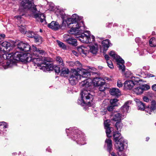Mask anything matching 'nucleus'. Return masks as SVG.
<instances>
[{
    "label": "nucleus",
    "mask_w": 156,
    "mask_h": 156,
    "mask_svg": "<svg viewBox=\"0 0 156 156\" xmlns=\"http://www.w3.org/2000/svg\"><path fill=\"white\" fill-rule=\"evenodd\" d=\"M16 44V51L14 52L7 53L3 55L5 58L10 59L7 62V66L4 65L5 69L15 66L19 61L37 63L41 58L35 57L39 56L44 53L42 50L37 48L34 45H32L30 49L29 44L22 42H20Z\"/></svg>",
    "instance_id": "f257e3e1"
},
{
    "label": "nucleus",
    "mask_w": 156,
    "mask_h": 156,
    "mask_svg": "<svg viewBox=\"0 0 156 156\" xmlns=\"http://www.w3.org/2000/svg\"><path fill=\"white\" fill-rule=\"evenodd\" d=\"M58 16L62 19V22L61 26L62 29H65L67 27H69L71 24H73L72 28L68 31L70 34H76L77 31H84L85 26L83 22L81 21L80 23H76V22L82 18L81 16H79L76 14H73L71 18H69L64 12L62 11L60 12Z\"/></svg>",
    "instance_id": "f03ea898"
},
{
    "label": "nucleus",
    "mask_w": 156,
    "mask_h": 156,
    "mask_svg": "<svg viewBox=\"0 0 156 156\" xmlns=\"http://www.w3.org/2000/svg\"><path fill=\"white\" fill-rule=\"evenodd\" d=\"M20 5L22 8L30 9L34 14V16L37 21H40L43 24L46 23L45 16L43 14L40 13L37 10L36 6L34 5L33 0H21Z\"/></svg>",
    "instance_id": "7ed1b4c3"
},
{
    "label": "nucleus",
    "mask_w": 156,
    "mask_h": 156,
    "mask_svg": "<svg viewBox=\"0 0 156 156\" xmlns=\"http://www.w3.org/2000/svg\"><path fill=\"white\" fill-rule=\"evenodd\" d=\"M90 75V72L84 69L77 68V70L73 69L71 70L69 81L71 85H75L78 80L83 78H89Z\"/></svg>",
    "instance_id": "20e7f679"
},
{
    "label": "nucleus",
    "mask_w": 156,
    "mask_h": 156,
    "mask_svg": "<svg viewBox=\"0 0 156 156\" xmlns=\"http://www.w3.org/2000/svg\"><path fill=\"white\" fill-rule=\"evenodd\" d=\"M81 93L80 98L78 100V103L79 104L83 105H87L90 104V99L92 98L93 95L90 91L89 87H85Z\"/></svg>",
    "instance_id": "39448f33"
},
{
    "label": "nucleus",
    "mask_w": 156,
    "mask_h": 156,
    "mask_svg": "<svg viewBox=\"0 0 156 156\" xmlns=\"http://www.w3.org/2000/svg\"><path fill=\"white\" fill-rule=\"evenodd\" d=\"M84 31H78L77 34H74L76 37L79 39V40L82 42L85 43H93L95 41V37L90 34V32H87V34L85 33H82Z\"/></svg>",
    "instance_id": "423d86ee"
},
{
    "label": "nucleus",
    "mask_w": 156,
    "mask_h": 156,
    "mask_svg": "<svg viewBox=\"0 0 156 156\" xmlns=\"http://www.w3.org/2000/svg\"><path fill=\"white\" fill-rule=\"evenodd\" d=\"M102 80V79L100 78H94L93 80L90 78H87L83 80L80 83V85L82 87H88L89 89H91L92 87L91 85L92 83H93L95 86H98L101 84L103 82Z\"/></svg>",
    "instance_id": "0eeeda50"
},
{
    "label": "nucleus",
    "mask_w": 156,
    "mask_h": 156,
    "mask_svg": "<svg viewBox=\"0 0 156 156\" xmlns=\"http://www.w3.org/2000/svg\"><path fill=\"white\" fill-rule=\"evenodd\" d=\"M129 73V72H126L125 74V76L127 78H131L132 80L135 81V82L134 83L133 80H126L124 82V84L125 88L128 90L131 89L135 85L136 83L138 85V82L140 81L138 77L128 75Z\"/></svg>",
    "instance_id": "6e6552de"
},
{
    "label": "nucleus",
    "mask_w": 156,
    "mask_h": 156,
    "mask_svg": "<svg viewBox=\"0 0 156 156\" xmlns=\"http://www.w3.org/2000/svg\"><path fill=\"white\" fill-rule=\"evenodd\" d=\"M66 131L67 134V136H70L73 140H75L77 139V138H78V140H76L78 144L81 145H84L86 144V143L84 142L85 139L83 137V135L80 134V131H77V132L76 130H75V131H73V132L74 134L72 132L71 134H69V132L67 130H66Z\"/></svg>",
    "instance_id": "1a4fd4ad"
},
{
    "label": "nucleus",
    "mask_w": 156,
    "mask_h": 156,
    "mask_svg": "<svg viewBox=\"0 0 156 156\" xmlns=\"http://www.w3.org/2000/svg\"><path fill=\"white\" fill-rule=\"evenodd\" d=\"M110 56L114 59H115L117 62V64L119 69L121 70L122 72H124L125 67L124 65V61L119 56L117 55L115 51H111L109 53Z\"/></svg>",
    "instance_id": "9d476101"
},
{
    "label": "nucleus",
    "mask_w": 156,
    "mask_h": 156,
    "mask_svg": "<svg viewBox=\"0 0 156 156\" xmlns=\"http://www.w3.org/2000/svg\"><path fill=\"white\" fill-rule=\"evenodd\" d=\"M0 45L4 47L6 51H9L12 48H13L14 46H15L16 44V42L13 41H10L9 42L5 41L2 43L0 42Z\"/></svg>",
    "instance_id": "9b49d317"
},
{
    "label": "nucleus",
    "mask_w": 156,
    "mask_h": 156,
    "mask_svg": "<svg viewBox=\"0 0 156 156\" xmlns=\"http://www.w3.org/2000/svg\"><path fill=\"white\" fill-rule=\"evenodd\" d=\"M105 143L107 144L108 147V150L109 152V156H117L115 155L114 152L112 151V141L110 139H107L105 140ZM118 156H126L124 154H122L119 156V154L118 153Z\"/></svg>",
    "instance_id": "f8f14e48"
},
{
    "label": "nucleus",
    "mask_w": 156,
    "mask_h": 156,
    "mask_svg": "<svg viewBox=\"0 0 156 156\" xmlns=\"http://www.w3.org/2000/svg\"><path fill=\"white\" fill-rule=\"evenodd\" d=\"M63 38L67 43L75 46L77 45L76 40L73 38L69 37L68 35H64Z\"/></svg>",
    "instance_id": "ddd939ff"
},
{
    "label": "nucleus",
    "mask_w": 156,
    "mask_h": 156,
    "mask_svg": "<svg viewBox=\"0 0 156 156\" xmlns=\"http://www.w3.org/2000/svg\"><path fill=\"white\" fill-rule=\"evenodd\" d=\"M145 110L146 112L149 114L154 113V111H156V102L155 101H152L151 105L146 107Z\"/></svg>",
    "instance_id": "4468645a"
},
{
    "label": "nucleus",
    "mask_w": 156,
    "mask_h": 156,
    "mask_svg": "<svg viewBox=\"0 0 156 156\" xmlns=\"http://www.w3.org/2000/svg\"><path fill=\"white\" fill-rule=\"evenodd\" d=\"M119 141L115 142V147L116 149L119 151H121L124 149L123 144L124 140L123 138H120Z\"/></svg>",
    "instance_id": "2eb2a0df"
},
{
    "label": "nucleus",
    "mask_w": 156,
    "mask_h": 156,
    "mask_svg": "<svg viewBox=\"0 0 156 156\" xmlns=\"http://www.w3.org/2000/svg\"><path fill=\"white\" fill-rule=\"evenodd\" d=\"M48 26L49 28L55 30H58L60 27L59 23L55 21H52L51 23L48 24Z\"/></svg>",
    "instance_id": "dca6fc26"
},
{
    "label": "nucleus",
    "mask_w": 156,
    "mask_h": 156,
    "mask_svg": "<svg viewBox=\"0 0 156 156\" xmlns=\"http://www.w3.org/2000/svg\"><path fill=\"white\" fill-rule=\"evenodd\" d=\"M78 50L79 52L83 55H87L89 53V50L87 48L81 46L78 48Z\"/></svg>",
    "instance_id": "f3484780"
},
{
    "label": "nucleus",
    "mask_w": 156,
    "mask_h": 156,
    "mask_svg": "<svg viewBox=\"0 0 156 156\" xmlns=\"http://www.w3.org/2000/svg\"><path fill=\"white\" fill-rule=\"evenodd\" d=\"M121 116L122 115L117 112H114L111 115L112 120L115 121L121 120Z\"/></svg>",
    "instance_id": "a211bd4d"
},
{
    "label": "nucleus",
    "mask_w": 156,
    "mask_h": 156,
    "mask_svg": "<svg viewBox=\"0 0 156 156\" xmlns=\"http://www.w3.org/2000/svg\"><path fill=\"white\" fill-rule=\"evenodd\" d=\"M131 103V101H128L126 102L121 107L122 111L124 113H127Z\"/></svg>",
    "instance_id": "6ab92c4d"
},
{
    "label": "nucleus",
    "mask_w": 156,
    "mask_h": 156,
    "mask_svg": "<svg viewBox=\"0 0 156 156\" xmlns=\"http://www.w3.org/2000/svg\"><path fill=\"white\" fill-rule=\"evenodd\" d=\"M110 93L112 95L118 97L121 95V92L119 90L116 88H113L111 89Z\"/></svg>",
    "instance_id": "aec40b11"
},
{
    "label": "nucleus",
    "mask_w": 156,
    "mask_h": 156,
    "mask_svg": "<svg viewBox=\"0 0 156 156\" xmlns=\"http://www.w3.org/2000/svg\"><path fill=\"white\" fill-rule=\"evenodd\" d=\"M90 51L93 54H96L98 50V47L97 44H95L89 46Z\"/></svg>",
    "instance_id": "412c9836"
},
{
    "label": "nucleus",
    "mask_w": 156,
    "mask_h": 156,
    "mask_svg": "<svg viewBox=\"0 0 156 156\" xmlns=\"http://www.w3.org/2000/svg\"><path fill=\"white\" fill-rule=\"evenodd\" d=\"M135 101L136 103L138 108L139 110L143 111L145 109V105L142 102L138 99H136Z\"/></svg>",
    "instance_id": "4be33fe9"
},
{
    "label": "nucleus",
    "mask_w": 156,
    "mask_h": 156,
    "mask_svg": "<svg viewBox=\"0 0 156 156\" xmlns=\"http://www.w3.org/2000/svg\"><path fill=\"white\" fill-rule=\"evenodd\" d=\"M113 136L114 140L115 142L120 140V138H122L121 136V134L118 131V132H114Z\"/></svg>",
    "instance_id": "5701e85b"
},
{
    "label": "nucleus",
    "mask_w": 156,
    "mask_h": 156,
    "mask_svg": "<svg viewBox=\"0 0 156 156\" xmlns=\"http://www.w3.org/2000/svg\"><path fill=\"white\" fill-rule=\"evenodd\" d=\"M133 90L134 92L137 94H140L143 92L140 85L135 88Z\"/></svg>",
    "instance_id": "b1692460"
},
{
    "label": "nucleus",
    "mask_w": 156,
    "mask_h": 156,
    "mask_svg": "<svg viewBox=\"0 0 156 156\" xmlns=\"http://www.w3.org/2000/svg\"><path fill=\"white\" fill-rule=\"evenodd\" d=\"M102 44L104 47V49H105L106 50L107 49L110 45L109 40L108 39H106L103 41L102 42Z\"/></svg>",
    "instance_id": "393cba45"
},
{
    "label": "nucleus",
    "mask_w": 156,
    "mask_h": 156,
    "mask_svg": "<svg viewBox=\"0 0 156 156\" xmlns=\"http://www.w3.org/2000/svg\"><path fill=\"white\" fill-rule=\"evenodd\" d=\"M1 48V49L0 50V52L2 55L3 58H4V59H7V61H5V62L6 63L5 64H4L3 65V68H4V65H5V66H7V65L6 64L8 60H10V59H9L6 58H5L3 57V56H4L3 55L4 54H5L7 53H9L7 51H6V50L5 49V48L3 49H2V48Z\"/></svg>",
    "instance_id": "a878e982"
},
{
    "label": "nucleus",
    "mask_w": 156,
    "mask_h": 156,
    "mask_svg": "<svg viewBox=\"0 0 156 156\" xmlns=\"http://www.w3.org/2000/svg\"><path fill=\"white\" fill-rule=\"evenodd\" d=\"M98 87H99V90L101 91H104L105 90L108 88L105 82H103Z\"/></svg>",
    "instance_id": "bb28decb"
},
{
    "label": "nucleus",
    "mask_w": 156,
    "mask_h": 156,
    "mask_svg": "<svg viewBox=\"0 0 156 156\" xmlns=\"http://www.w3.org/2000/svg\"><path fill=\"white\" fill-rule=\"evenodd\" d=\"M45 63L48 71L52 70L54 69V66L52 64L48 62H45Z\"/></svg>",
    "instance_id": "cd10ccee"
},
{
    "label": "nucleus",
    "mask_w": 156,
    "mask_h": 156,
    "mask_svg": "<svg viewBox=\"0 0 156 156\" xmlns=\"http://www.w3.org/2000/svg\"><path fill=\"white\" fill-rule=\"evenodd\" d=\"M56 60L57 62L62 66H64V64L63 63V60L62 58L59 56H57L56 58Z\"/></svg>",
    "instance_id": "c85d7f7f"
},
{
    "label": "nucleus",
    "mask_w": 156,
    "mask_h": 156,
    "mask_svg": "<svg viewBox=\"0 0 156 156\" xmlns=\"http://www.w3.org/2000/svg\"><path fill=\"white\" fill-rule=\"evenodd\" d=\"M155 41V38L152 37L150 39L149 43L150 46L151 47H155L156 46V44L154 43Z\"/></svg>",
    "instance_id": "c756f323"
},
{
    "label": "nucleus",
    "mask_w": 156,
    "mask_h": 156,
    "mask_svg": "<svg viewBox=\"0 0 156 156\" xmlns=\"http://www.w3.org/2000/svg\"><path fill=\"white\" fill-rule=\"evenodd\" d=\"M69 71L68 69L66 68H63L61 72V75L62 76H65V75L69 73Z\"/></svg>",
    "instance_id": "7c9ffc66"
},
{
    "label": "nucleus",
    "mask_w": 156,
    "mask_h": 156,
    "mask_svg": "<svg viewBox=\"0 0 156 156\" xmlns=\"http://www.w3.org/2000/svg\"><path fill=\"white\" fill-rule=\"evenodd\" d=\"M34 39L36 43L40 44L42 42V38L40 36L36 35L35 37H34Z\"/></svg>",
    "instance_id": "2f4dec72"
},
{
    "label": "nucleus",
    "mask_w": 156,
    "mask_h": 156,
    "mask_svg": "<svg viewBox=\"0 0 156 156\" xmlns=\"http://www.w3.org/2000/svg\"><path fill=\"white\" fill-rule=\"evenodd\" d=\"M115 126L118 131H120L122 126V124L120 122H117L116 123Z\"/></svg>",
    "instance_id": "473e14b6"
},
{
    "label": "nucleus",
    "mask_w": 156,
    "mask_h": 156,
    "mask_svg": "<svg viewBox=\"0 0 156 156\" xmlns=\"http://www.w3.org/2000/svg\"><path fill=\"white\" fill-rule=\"evenodd\" d=\"M39 69L42 70L44 72L48 71V69H47V66H46L45 62H44L43 64H41L39 66Z\"/></svg>",
    "instance_id": "72a5a7b5"
},
{
    "label": "nucleus",
    "mask_w": 156,
    "mask_h": 156,
    "mask_svg": "<svg viewBox=\"0 0 156 156\" xmlns=\"http://www.w3.org/2000/svg\"><path fill=\"white\" fill-rule=\"evenodd\" d=\"M27 36L29 37L34 38L36 36L35 34L31 31H29L26 33Z\"/></svg>",
    "instance_id": "f704fd0d"
},
{
    "label": "nucleus",
    "mask_w": 156,
    "mask_h": 156,
    "mask_svg": "<svg viewBox=\"0 0 156 156\" xmlns=\"http://www.w3.org/2000/svg\"><path fill=\"white\" fill-rule=\"evenodd\" d=\"M57 42L58 45V46L61 48H62L63 49H66V46L65 44L62 42L58 40L57 41Z\"/></svg>",
    "instance_id": "c9c22d12"
},
{
    "label": "nucleus",
    "mask_w": 156,
    "mask_h": 156,
    "mask_svg": "<svg viewBox=\"0 0 156 156\" xmlns=\"http://www.w3.org/2000/svg\"><path fill=\"white\" fill-rule=\"evenodd\" d=\"M143 91L147 90L150 88V87L147 84H142L140 85Z\"/></svg>",
    "instance_id": "e433bc0d"
},
{
    "label": "nucleus",
    "mask_w": 156,
    "mask_h": 156,
    "mask_svg": "<svg viewBox=\"0 0 156 156\" xmlns=\"http://www.w3.org/2000/svg\"><path fill=\"white\" fill-rule=\"evenodd\" d=\"M118 101V100L116 99H111L110 102L111 105L116 106L117 105L116 103Z\"/></svg>",
    "instance_id": "4c0bfd02"
},
{
    "label": "nucleus",
    "mask_w": 156,
    "mask_h": 156,
    "mask_svg": "<svg viewBox=\"0 0 156 156\" xmlns=\"http://www.w3.org/2000/svg\"><path fill=\"white\" fill-rule=\"evenodd\" d=\"M8 126V125L4 122H0V128H2V127H3V128H6Z\"/></svg>",
    "instance_id": "58836bf2"
},
{
    "label": "nucleus",
    "mask_w": 156,
    "mask_h": 156,
    "mask_svg": "<svg viewBox=\"0 0 156 156\" xmlns=\"http://www.w3.org/2000/svg\"><path fill=\"white\" fill-rule=\"evenodd\" d=\"M21 26H22L21 27L20 26L19 27V29L21 33L24 34L25 33L26 31L25 27L22 25H21Z\"/></svg>",
    "instance_id": "ea45409f"
},
{
    "label": "nucleus",
    "mask_w": 156,
    "mask_h": 156,
    "mask_svg": "<svg viewBox=\"0 0 156 156\" xmlns=\"http://www.w3.org/2000/svg\"><path fill=\"white\" fill-rule=\"evenodd\" d=\"M107 62L108 66L111 69L113 68L114 66H113L112 62L109 60H108L107 61Z\"/></svg>",
    "instance_id": "a19ab883"
},
{
    "label": "nucleus",
    "mask_w": 156,
    "mask_h": 156,
    "mask_svg": "<svg viewBox=\"0 0 156 156\" xmlns=\"http://www.w3.org/2000/svg\"><path fill=\"white\" fill-rule=\"evenodd\" d=\"M109 122L110 120H107L104 122L105 128V129H106L107 127H109Z\"/></svg>",
    "instance_id": "79ce46f5"
},
{
    "label": "nucleus",
    "mask_w": 156,
    "mask_h": 156,
    "mask_svg": "<svg viewBox=\"0 0 156 156\" xmlns=\"http://www.w3.org/2000/svg\"><path fill=\"white\" fill-rule=\"evenodd\" d=\"M115 106H114V105H112L111 104L110 105H109L107 107V109L109 111H111L113 110V109L114 107Z\"/></svg>",
    "instance_id": "37998d69"
},
{
    "label": "nucleus",
    "mask_w": 156,
    "mask_h": 156,
    "mask_svg": "<svg viewBox=\"0 0 156 156\" xmlns=\"http://www.w3.org/2000/svg\"><path fill=\"white\" fill-rule=\"evenodd\" d=\"M106 133L107 134V136L108 137H109L108 135L111 132V130L109 127H107L106 129Z\"/></svg>",
    "instance_id": "c03bdc74"
},
{
    "label": "nucleus",
    "mask_w": 156,
    "mask_h": 156,
    "mask_svg": "<svg viewBox=\"0 0 156 156\" xmlns=\"http://www.w3.org/2000/svg\"><path fill=\"white\" fill-rule=\"evenodd\" d=\"M42 50L43 51V50ZM43 51H44V53L43 54L41 55L40 56H39L35 57L36 58H41V60L40 61H38L37 63H34V62H33L34 64H38V62L39 61H40L41 60H43V59L44 60V59H43V57H42V56H41V55H43L45 53V51L44 50H43Z\"/></svg>",
    "instance_id": "a18cd8bd"
},
{
    "label": "nucleus",
    "mask_w": 156,
    "mask_h": 156,
    "mask_svg": "<svg viewBox=\"0 0 156 156\" xmlns=\"http://www.w3.org/2000/svg\"><path fill=\"white\" fill-rule=\"evenodd\" d=\"M122 83L120 80H118L117 82V86L119 87H121L122 86Z\"/></svg>",
    "instance_id": "49530a36"
},
{
    "label": "nucleus",
    "mask_w": 156,
    "mask_h": 156,
    "mask_svg": "<svg viewBox=\"0 0 156 156\" xmlns=\"http://www.w3.org/2000/svg\"><path fill=\"white\" fill-rule=\"evenodd\" d=\"M75 66H76L81 67L82 66V65L79 61H77L75 62Z\"/></svg>",
    "instance_id": "de8ad7c7"
},
{
    "label": "nucleus",
    "mask_w": 156,
    "mask_h": 156,
    "mask_svg": "<svg viewBox=\"0 0 156 156\" xmlns=\"http://www.w3.org/2000/svg\"><path fill=\"white\" fill-rule=\"evenodd\" d=\"M68 63V65L69 66L73 67L75 66V62H66Z\"/></svg>",
    "instance_id": "09e8293b"
},
{
    "label": "nucleus",
    "mask_w": 156,
    "mask_h": 156,
    "mask_svg": "<svg viewBox=\"0 0 156 156\" xmlns=\"http://www.w3.org/2000/svg\"><path fill=\"white\" fill-rule=\"evenodd\" d=\"M137 71H139V73H138L137 72H136V75L138 76H141V75L142 74V73L141 71V69H138L137 70Z\"/></svg>",
    "instance_id": "8fccbe9b"
},
{
    "label": "nucleus",
    "mask_w": 156,
    "mask_h": 156,
    "mask_svg": "<svg viewBox=\"0 0 156 156\" xmlns=\"http://www.w3.org/2000/svg\"><path fill=\"white\" fill-rule=\"evenodd\" d=\"M54 69L56 73H58L60 72V69L59 67L58 66L55 67Z\"/></svg>",
    "instance_id": "3c124183"
},
{
    "label": "nucleus",
    "mask_w": 156,
    "mask_h": 156,
    "mask_svg": "<svg viewBox=\"0 0 156 156\" xmlns=\"http://www.w3.org/2000/svg\"><path fill=\"white\" fill-rule=\"evenodd\" d=\"M143 100L144 101L147 102L149 100L147 97H144L143 98Z\"/></svg>",
    "instance_id": "603ef678"
},
{
    "label": "nucleus",
    "mask_w": 156,
    "mask_h": 156,
    "mask_svg": "<svg viewBox=\"0 0 156 156\" xmlns=\"http://www.w3.org/2000/svg\"><path fill=\"white\" fill-rule=\"evenodd\" d=\"M152 88L153 90L156 91V84L153 85L152 87Z\"/></svg>",
    "instance_id": "864d4df0"
},
{
    "label": "nucleus",
    "mask_w": 156,
    "mask_h": 156,
    "mask_svg": "<svg viewBox=\"0 0 156 156\" xmlns=\"http://www.w3.org/2000/svg\"><path fill=\"white\" fill-rule=\"evenodd\" d=\"M5 37V35L4 34H0V39L3 38Z\"/></svg>",
    "instance_id": "5fc2aeb1"
},
{
    "label": "nucleus",
    "mask_w": 156,
    "mask_h": 156,
    "mask_svg": "<svg viewBox=\"0 0 156 156\" xmlns=\"http://www.w3.org/2000/svg\"><path fill=\"white\" fill-rule=\"evenodd\" d=\"M72 52L73 54L77 56V53L75 51L73 50L72 51Z\"/></svg>",
    "instance_id": "6e6d98bb"
},
{
    "label": "nucleus",
    "mask_w": 156,
    "mask_h": 156,
    "mask_svg": "<svg viewBox=\"0 0 156 156\" xmlns=\"http://www.w3.org/2000/svg\"><path fill=\"white\" fill-rule=\"evenodd\" d=\"M147 76L148 77H153L155 76L154 75H153L152 74H150V73L148 74H147Z\"/></svg>",
    "instance_id": "4d7b16f0"
},
{
    "label": "nucleus",
    "mask_w": 156,
    "mask_h": 156,
    "mask_svg": "<svg viewBox=\"0 0 156 156\" xmlns=\"http://www.w3.org/2000/svg\"><path fill=\"white\" fill-rule=\"evenodd\" d=\"M105 58L107 60V61L108 60V58H109V56L107 55H105Z\"/></svg>",
    "instance_id": "13d9d810"
},
{
    "label": "nucleus",
    "mask_w": 156,
    "mask_h": 156,
    "mask_svg": "<svg viewBox=\"0 0 156 156\" xmlns=\"http://www.w3.org/2000/svg\"><path fill=\"white\" fill-rule=\"evenodd\" d=\"M15 18H16L18 20H20L21 19V16H15Z\"/></svg>",
    "instance_id": "bf43d9fd"
},
{
    "label": "nucleus",
    "mask_w": 156,
    "mask_h": 156,
    "mask_svg": "<svg viewBox=\"0 0 156 156\" xmlns=\"http://www.w3.org/2000/svg\"><path fill=\"white\" fill-rule=\"evenodd\" d=\"M100 113H101V114L102 115H104L105 114V111H104L103 112V111H101Z\"/></svg>",
    "instance_id": "052dcab7"
},
{
    "label": "nucleus",
    "mask_w": 156,
    "mask_h": 156,
    "mask_svg": "<svg viewBox=\"0 0 156 156\" xmlns=\"http://www.w3.org/2000/svg\"><path fill=\"white\" fill-rule=\"evenodd\" d=\"M140 38H136L135 39V41L136 42H138Z\"/></svg>",
    "instance_id": "680f3d73"
},
{
    "label": "nucleus",
    "mask_w": 156,
    "mask_h": 156,
    "mask_svg": "<svg viewBox=\"0 0 156 156\" xmlns=\"http://www.w3.org/2000/svg\"><path fill=\"white\" fill-rule=\"evenodd\" d=\"M108 79H109L108 78L106 77L104 78V80H108Z\"/></svg>",
    "instance_id": "e2e57ef3"
},
{
    "label": "nucleus",
    "mask_w": 156,
    "mask_h": 156,
    "mask_svg": "<svg viewBox=\"0 0 156 156\" xmlns=\"http://www.w3.org/2000/svg\"><path fill=\"white\" fill-rule=\"evenodd\" d=\"M150 138L149 137H147L146 138V141H148L149 139Z\"/></svg>",
    "instance_id": "0e129e2a"
},
{
    "label": "nucleus",
    "mask_w": 156,
    "mask_h": 156,
    "mask_svg": "<svg viewBox=\"0 0 156 156\" xmlns=\"http://www.w3.org/2000/svg\"><path fill=\"white\" fill-rule=\"evenodd\" d=\"M72 129H72V128H70L69 129V130L70 131V130L72 131Z\"/></svg>",
    "instance_id": "69168bd1"
},
{
    "label": "nucleus",
    "mask_w": 156,
    "mask_h": 156,
    "mask_svg": "<svg viewBox=\"0 0 156 156\" xmlns=\"http://www.w3.org/2000/svg\"><path fill=\"white\" fill-rule=\"evenodd\" d=\"M40 32H42V30L41 29H40Z\"/></svg>",
    "instance_id": "338daca9"
},
{
    "label": "nucleus",
    "mask_w": 156,
    "mask_h": 156,
    "mask_svg": "<svg viewBox=\"0 0 156 156\" xmlns=\"http://www.w3.org/2000/svg\"><path fill=\"white\" fill-rule=\"evenodd\" d=\"M155 125H156V123H155Z\"/></svg>",
    "instance_id": "774afa93"
}]
</instances>
